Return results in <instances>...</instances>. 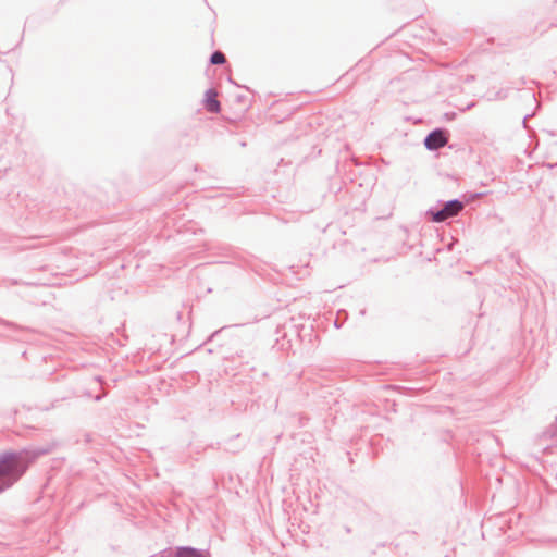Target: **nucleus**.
Returning a JSON list of instances; mask_svg holds the SVG:
<instances>
[{
    "label": "nucleus",
    "mask_w": 557,
    "mask_h": 557,
    "mask_svg": "<svg viewBox=\"0 0 557 557\" xmlns=\"http://www.w3.org/2000/svg\"><path fill=\"white\" fill-rule=\"evenodd\" d=\"M462 208L463 205L460 201H449L442 210L433 213L432 220L434 222H443L448 218L457 215L462 210Z\"/></svg>",
    "instance_id": "1"
},
{
    "label": "nucleus",
    "mask_w": 557,
    "mask_h": 557,
    "mask_svg": "<svg viewBox=\"0 0 557 557\" xmlns=\"http://www.w3.org/2000/svg\"><path fill=\"white\" fill-rule=\"evenodd\" d=\"M18 463L15 455H5L0 459V480L7 475H10ZM5 484H0V491Z\"/></svg>",
    "instance_id": "2"
},
{
    "label": "nucleus",
    "mask_w": 557,
    "mask_h": 557,
    "mask_svg": "<svg viewBox=\"0 0 557 557\" xmlns=\"http://www.w3.org/2000/svg\"><path fill=\"white\" fill-rule=\"evenodd\" d=\"M428 149L435 150L444 147L447 144V137L444 132L435 131L432 132L424 141Z\"/></svg>",
    "instance_id": "3"
},
{
    "label": "nucleus",
    "mask_w": 557,
    "mask_h": 557,
    "mask_svg": "<svg viewBox=\"0 0 557 557\" xmlns=\"http://www.w3.org/2000/svg\"><path fill=\"white\" fill-rule=\"evenodd\" d=\"M205 108L207 111L218 113L221 109L218 100V92L214 89H209L205 94Z\"/></svg>",
    "instance_id": "4"
},
{
    "label": "nucleus",
    "mask_w": 557,
    "mask_h": 557,
    "mask_svg": "<svg viewBox=\"0 0 557 557\" xmlns=\"http://www.w3.org/2000/svg\"><path fill=\"white\" fill-rule=\"evenodd\" d=\"M174 557H209V555L191 547H182L175 552Z\"/></svg>",
    "instance_id": "5"
},
{
    "label": "nucleus",
    "mask_w": 557,
    "mask_h": 557,
    "mask_svg": "<svg viewBox=\"0 0 557 557\" xmlns=\"http://www.w3.org/2000/svg\"><path fill=\"white\" fill-rule=\"evenodd\" d=\"M224 62H225V55L222 52L216 51L212 54V57H211L212 64H223Z\"/></svg>",
    "instance_id": "6"
}]
</instances>
